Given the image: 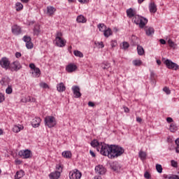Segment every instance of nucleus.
<instances>
[{
	"label": "nucleus",
	"mask_w": 179,
	"mask_h": 179,
	"mask_svg": "<svg viewBox=\"0 0 179 179\" xmlns=\"http://www.w3.org/2000/svg\"><path fill=\"white\" fill-rule=\"evenodd\" d=\"M40 122H41V119L40 117L34 118L31 122L32 127H34V128L40 127Z\"/></svg>",
	"instance_id": "dca6fc26"
},
{
	"label": "nucleus",
	"mask_w": 179,
	"mask_h": 179,
	"mask_svg": "<svg viewBox=\"0 0 179 179\" xmlns=\"http://www.w3.org/2000/svg\"><path fill=\"white\" fill-rule=\"evenodd\" d=\"M20 1L22 3H29V2H30V0H20Z\"/></svg>",
	"instance_id": "338daca9"
},
{
	"label": "nucleus",
	"mask_w": 179,
	"mask_h": 179,
	"mask_svg": "<svg viewBox=\"0 0 179 179\" xmlns=\"http://www.w3.org/2000/svg\"><path fill=\"white\" fill-rule=\"evenodd\" d=\"M167 142L168 143H173L174 142V138H173V136H168L167 138Z\"/></svg>",
	"instance_id": "09e8293b"
},
{
	"label": "nucleus",
	"mask_w": 179,
	"mask_h": 179,
	"mask_svg": "<svg viewBox=\"0 0 179 179\" xmlns=\"http://www.w3.org/2000/svg\"><path fill=\"white\" fill-rule=\"evenodd\" d=\"M95 171L97 174L103 175L106 174V168L103 165H98L95 167Z\"/></svg>",
	"instance_id": "f8f14e48"
},
{
	"label": "nucleus",
	"mask_w": 179,
	"mask_h": 179,
	"mask_svg": "<svg viewBox=\"0 0 179 179\" xmlns=\"http://www.w3.org/2000/svg\"><path fill=\"white\" fill-rule=\"evenodd\" d=\"M166 122H169V124H173L174 122V120H173V118L169 117L166 118Z\"/></svg>",
	"instance_id": "5fc2aeb1"
},
{
	"label": "nucleus",
	"mask_w": 179,
	"mask_h": 179,
	"mask_svg": "<svg viewBox=\"0 0 179 179\" xmlns=\"http://www.w3.org/2000/svg\"><path fill=\"white\" fill-rule=\"evenodd\" d=\"M23 129V127L22 126H14L13 128V132L17 133V132H20V130Z\"/></svg>",
	"instance_id": "c9c22d12"
},
{
	"label": "nucleus",
	"mask_w": 179,
	"mask_h": 179,
	"mask_svg": "<svg viewBox=\"0 0 179 179\" xmlns=\"http://www.w3.org/2000/svg\"><path fill=\"white\" fill-rule=\"evenodd\" d=\"M80 3H89V0H78Z\"/></svg>",
	"instance_id": "bf43d9fd"
},
{
	"label": "nucleus",
	"mask_w": 179,
	"mask_h": 179,
	"mask_svg": "<svg viewBox=\"0 0 179 179\" xmlns=\"http://www.w3.org/2000/svg\"><path fill=\"white\" fill-rule=\"evenodd\" d=\"M50 178L51 179H59V177H61V173L59 172H57V171L55 172L51 173L49 175Z\"/></svg>",
	"instance_id": "412c9836"
},
{
	"label": "nucleus",
	"mask_w": 179,
	"mask_h": 179,
	"mask_svg": "<svg viewBox=\"0 0 179 179\" xmlns=\"http://www.w3.org/2000/svg\"><path fill=\"white\" fill-rule=\"evenodd\" d=\"M145 31L148 36H152L155 33V29L152 27H145Z\"/></svg>",
	"instance_id": "b1692460"
},
{
	"label": "nucleus",
	"mask_w": 179,
	"mask_h": 179,
	"mask_svg": "<svg viewBox=\"0 0 179 179\" xmlns=\"http://www.w3.org/2000/svg\"><path fill=\"white\" fill-rule=\"evenodd\" d=\"M168 179H179L178 176L171 175L167 178Z\"/></svg>",
	"instance_id": "603ef678"
},
{
	"label": "nucleus",
	"mask_w": 179,
	"mask_h": 179,
	"mask_svg": "<svg viewBox=\"0 0 179 179\" xmlns=\"http://www.w3.org/2000/svg\"><path fill=\"white\" fill-rule=\"evenodd\" d=\"M101 68L103 69H108L110 68V63L105 62L101 64Z\"/></svg>",
	"instance_id": "ea45409f"
},
{
	"label": "nucleus",
	"mask_w": 179,
	"mask_h": 179,
	"mask_svg": "<svg viewBox=\"0 0 179 179\" xmlns=\"http://www.w3.org/2000/svg\"><path fill=\"white\" fill-rule=\"evenodd\" d=\"M71 90L76 99H79V97L82 96L79 86L74 85L72 87Z\"/></svg>",
	"instance_id": "9b49d317"
},
{
	"label": "nucleus",
	"mask_w": 179,
	"mask_h": 179,
	"mask_svg": "<svg viewBox=\"0 0 179 179\" xmlns=\"http://www.w3.org/2000/svg\"><path fill=\"white\" fill-rule=\"evenodd\" d=\"M29 68H31V69H33V71H34L37 67H36V65H34V64L31 63L29 64Z\"/></svg>",
	"instance_id": "052dcab7"
},
{
	"label": "nucleus",
	"mask_w": 179,
	"mask_h": 179,
	"mask_svg": "<svg viewBox=\"0 0 179 179\" xmlns=\"http://www.w3.org/2000/svg\"><path fill=\"white\" fill-rule=\"evenodd\" d=\"M111 34H113V31H111V29L110 28L103 31V36L105 37H110Z\"/></svg>",
	"instance_id": "72a5a7b5"
},
{
	"label": "nucleus",
	"mask_w": 179,
	"mask_h": 179,
	"mask_svg": "<svg viewBox=\"0 0 179 179\" xmlns=\"http://www.w3.org/2000/svg\"><path fill=\"white\" fill-rule=\"evenodd\" d=\"M24 176V171H19L15 175V179H21Z\"/></svg>",
	"instance_id": "cd10ccee"
},
{
	"label": "nucleus",
	"mask_w": 179,
	"mask_h": 179,
	"mask_svg": "<svg viewBox=\"0 0 179 179\" xmlns=\"http://www.w3.org/2000/svg\"><path fill=\"white\" fill-rule=\"evenodd\" d=\"M45 125L48 128H53L57 125V120L54 116H47L45 117Z\"/></svg>",
	"instance_id": "20e7f679"
},
{
	"label": "nucleus",
	"mask_w": 179,
	"mask_h": 179,
	"mask_svg": "<svg viewBox=\"0 0 179 179\" xmlns=\"http://www.w3.org/2000/svg\"><path fill=\"white\" fill-rule=\"evenodd\" d=\"M23 41L26 43V47L28 50H31L33 48V43H31V38L28 36H24L22 38Z\"/></svg>",
	"instance_id": "9d476101"
},
{
	"label": "nucleus",
	"mask_w": 179,
	"mask_h": 179,
	"mask_svg": "<svg viewBox=\"0 0 179 179\" xmlns=\"http://www.w3.org/2000/svg\"><path fill=\"white\" fill-rule=\"evenodd\" d=\"M98 29H99V31H105L107 29V27L104 25V23H101L98 24Z\"/></svg>",
	"instance_id": "473e14b6"
},
{
	"label": "nucleus",
	"mask_w": 179,
	"mask_h": 179,
	"mask_svg": "<svg viewBox=\"0 0 179 179\" xmlns=\"http://www.w3.org/2000/svg\"><path fill=\"white\" fill-rule=\"evenodd\" d=\"M12 92H13V90L12 89V85H8L6 90V93L7 94H12Z\"/></svg>",
	"instance_id": "a19ab883"
},
{
	"label": "nucleus",
	"mask_w": 179,
	"mask_h": 179,
	"mask_svg": "<svg viewBox=\"0 0 179 179\" xmlns=\"http://www.w3.org/2000/svg\"><path fill=\"white\" fill-rule=\"evenodd\" d=\"M22 69V64L18 61H15L10 64L9 69L12 72H17L20 69Z\"/></svg>",
	"instance_id": "0eeeda50"
},
{
	"label": "nucleus",
	"mask_w": 179,
	"mask_h": 179,
	"mask_svg": "<svg viewBox=\"0 0 179 179\" xmlns=\"http://www.w3.org/2000/svg\"><path fill=\"white\" fill-rule=\"evenodd\" d=\"M149 10H150V13H156L157 10V8L155 3H153V2L150 3Z\"/></svg>",
	"instance_id": "aec40b11"
},
{
	"label": "nucleus",
	"mask_w": 179,
	"mask_h": 179,
	"mask_svg": "<svg viewBox=\"0 0 179 179\" xmlns=\"http://www.w3.org/2000/svg\"><path fill=\"white\" fill-rule=\"evenodd\" d=\"M111 145H107L104 143H101V145L98 147V152H100L101 155L103 156H108L110 159V155H111Z\"/></svg>",
	"instance_id": "7ed1b4c3"
},
{
	"label": "nucleus",
	"mask_w": 179,
	"mask_h": 179,
	"mask_svg": "<svg viewBox=\"0 0 179 179\" xmlns=\"http://www.w3.org/2000/svg\"><path fill=\"white\" fill-rule=\"evenodd\" d=\"M124 150L122 147L115 145H110V159H115L124 155Z\"/></svg>",
	"instance_id": "f03ea898"
},
{
	"label": "nucleus",
	"mask_w": 179,
	"mask_h": 179,
	"mask_svg": "<svg viewBox=\"0 0 179 179\" xmlns=\"http://www.w3.org/2000/svg\"><path fill=\"white\" fill-rule=\"evenodd\" d=\"M40 87H43V89H48V85L45 83H41Z\"/></svg>",
	"instance_id": "49530a36"
},
{
	"label": "nucleus",
	"mask_w": 179,
	"mask_h": 179,
	"mask_svg": "<svg viewBox=\"0 0 179 179\" xmlns=\"http://www.w3.org/2000/svg\"><path fill=\"white\" fill-rule=\"evenodd\" d=\"M133 64L134 65V66H141L142 65V60L141 59L133 60Z\"/></svg>",
	"instance_id": "f704fd0d"
},
{
	"label": "nucleus",
	"mask_w": 179,
	"mask_h": 179,
	"mask_svg": "<svg viewBox=\"0 0 179 179\" xmlns=\"http://www.w3.org/2000/svg\"><path fill=\"white\" fill-rule=\"evenodd\" d=\"M157 173H163V167L160 164H157Z\"/></svg>",
	"instance_id": "de8ad7c7"
},
{
	"label": "nucleus",
	"mask_w": 179,
	"mask_h": 179,
	"mask_svg": "<svg viewBox=\"0 0 179 179\" xmlns=\"http://www.w3.org/2000/svg\"><path fill=\"white\" fill-rule=\"evenodd\" d=\"M18 155L20 157H22V159H30V157H31V151L29 150H21L19 152Z\"/></svg>",
	"instance_id": "1a4fd4ad"
},
{
	"label": "nucleus",
	"mask_w": 179,
	"mask_h": 179,
	"mask_svg": "<svg viewBox=\"0 0 179 179\" xmlns=\"http://www.w3.org/2000/svg\"><path fill=\"white\" fill-rule=\"evenodd\" d=\"M0 65L1 68H3L4 69H9L10 62H9V59L7 57H2L0 60Z\"/></svg>",
	"instance_id": "6e6552de"
},
{
	"label": "nucleus",
	"mask_w": 179,
	"mask_h": 179,
	"mask_svg": "<svg viewBox=\"0 0 179 179\" xmlns=\"http://www.w3.org/2000/svg\"><path fill=\"white\" fill-rule=\"evenodd\" d=\"M55 41L57 47H65V45H66V41L64 40L62 38L55 39Z\"/></svg>",
	"instance_id": "4468645a"
},
{
	"label": "nucleus",
	"mask_w": 179,
	"mask_h": 179,
	"mask_svg": "<svg viewBox=\"0 0 179 179\" xmlns=\"http://www.w3.org/2000/svg\"><path fill=\"white\" fill-rule=\"evenodd\" d=\"M137 52L138 55H143V54H145V50L143 49V47L138 45L137 46Z\"/></svg>",
	"instance_id": "7c9ffc66"
},
{
	"label": "nucleus",
	"mask_w": 179,
	"mask_h": 179,
	"mask_svg": "<svg viewBox=\"0 0 179 179\" xmlns=\"http://www.w3.org/2000/svg\"><path fill=\"white\" fill-rule=\"evenodd\" d=\"M163 90L166 94H170V93H171V91H170V89L167 87H164Z\"/></svg>",
	"instance_id": "3c124183"
},
{
	"label": "nucleus",
	"mask_w": 179,
	"mask_h": 179,
	"mask_svg": "<svg viewBox=\"0 0 179 179\" xmlns=\"http://www.w3.org/2000/svg\"><path fill=\"white\" fill-rule=\"evenodd\" d=\"M76 69H78V67L73 64H70L66 67V71H67L69 73H72V72H75Z\"/></svg>",
	"instance_id": "2eb2a0df"
},
{
	"label": "nucleus",
	"mask_w": 179,
	"mask_h": 179,
	"mask_svg": "<svg viewBox=\"0 0 179 179\" xmlns=\"http://www.w3.org/2000/svg\"><path fill=\"white\" fill-rule=\"evenodd\" d=\"M15 8H16L17 12L22 10L23 9V4L20 2H17L15 3Z\"/></svg>",
	"instance_id": "2f4dec72"
},
{
	"label": "nucleus",
	"mask_w": 179,
	"mask_h": 179,
	"mask_svg": "<svg viewBox=\"0 0 179 179\" xmlns=\"http://www.w3.org/2000/svg\"><path fill=\"white\" fill-rule=\"evenodd\" d=\"M111 45L113 48L115 47L117 45V41H112Z\"/></svg>",
	"instance_id": "69168bd1"
},
{
	"label": "nucleus",
	"mask_w": 179,
	"mask_h": 179,
	"mask_svg": "<svg viewBox=\"0 0 179 179\" xmlns=\"http://www.w3.org/2000/svg\"><path fill=\"white\" fill-rule=\"evenodd\" d=\"M57 89L58 92H65V90H66V87H65V85H64V83H60L57 84Z\"/></svg>",
	"instance_id": "5701e85b"
},
{
	"label": "nucleus",
	"mask_w": 179,
	"mask_h": 179,
	"mask_svg": "<svg viewBox=\"0 0 179 179\" xmlns=\"http://www.w3.org/2000/svg\"><path fill=\"white\" fill-rule=\"evenodd\" d=\"M171 164L172 167H178V163L174 160L171 161Z\"/></svg>",
	"instance_id": "8fccbe9b"
},
{
	"label": "nucleus",
	"mask_w": 179,
	"mask_h": 179,
	"mask_svg": "<svg viewBox=\"0 0 179 179\" xmlns=\"http://www.w3.org/2000/svg\"><path fill=\"white\" fill-rule=\"evenodd\" d=\"M57 9L53 6L47 7V15H48V16H52V15H54V13H55Z\"/></svg>",
	"instance_id": "6ab92c4d"
},
{
	"label": "nucleus",
	"mask_w": 179,
	"mask_h": 179,
	"mask_svg": "<svg viewBox=\"0 0 179 179\" xmlns=\"http://www.w3.org/2000/svg\"><path fill=\"white\" fill-rule=\"evenodd\" d=\"M15 57H16V58H20L22 57V54L19 52H17L15 53Z\"/></svg>",
	"instance_id": "680f3d73"
},
{
	"label": "nucleus",
	"mask_w": 179,
	"mask_h": 179,
	"mask_svg": "<svg viewBox=\"0 0 179 179\" xmlns=\"http://www.w3.org/2000/svg\"><path fill=\"white\" fill-rule=\"evenodd\" d=\"M56 169L57 171H56L57 173H59L61 174L62 171V166L59 165V164H57L56 166Z\"/></svg>",
	"instance_id": "a18cd8bd"
},
{
	"label": "nucleus",
	"mask_w": 179,
	"mask_h": 179,
	"mask_svg": "<svg viewBox=\"0 0 179 179\" xmlns=\"http://www.w3.org/2000/svg\"><path fill=\"white\" fill-rule=\"evenodd\" d=\"M5 100V96H3V94L0 93V103H2Z\"/></svg>",
	"instance_id": "6e6d98bb"
},
{
	"label": "nucleus",
	"mask_w": 179,
	"mask_h": 179,
	"mask_svg": "<svg viewBox=\"0 0 179 179\" xmlns=\"http://www.w3.org/2000/svg\"><path fill=\"white\" fill-rule=\"evenodd\" d=\"M62 155L63 157H65V159H71V157H72V153L71 151H64Z\"/></svg>",
	"instance_id": "c85d7f7f"
},
{
	"label": "nucleus",
	"mask_w": 179,
	"mask_h": 179,
	"mask_svg": "<svg viewBox=\"0 0 179 179\" xmlns=\"http://www.w3.org/2000/svg\"><path fill=\"white\" fill-rule=\"evenodd\" d=\"M168 44L171 48H176V47H177V45L170 39L168 41Z\"/></svg>",
	"instance_id": "79ce46f5"
},
{
	"label": "nucleus",
	"mask_w": 179,
	"mask_h": 179,
	"mask_svg": "<svg viewBox=\"0 0 179 179\" xmlns=\"http://www.w3.org/2000/svg\"><path fill=\"white\" fill-rule=\"evenodd\" d=\"M82 178V173L78 169H74L69 173L70 179H80Z\"/></svg>",
	"instance_id": "423d86ee"
},
{
	"label": "nucleus",
	"mask_w": 179,
	"mask_h": 179,
	"mask_svg": "<svg viewBox=\"0 0 179 179\" xmlns=\"http://www.w3.org/2000/svg\"><path fill=\"white\" fill-rule=\"evenodd\" d=\"M110 167L114 171H120V170L121 169V165H120V163H118V162H113L110 165Z\"/></svg>",
	"instance_id": "f3484780"
},
{
	"label": "nucleus",
	"mask_w": 179,
	"mask_h": 179,
	"mask_svg": "<svg viewBox=\"0 0 179 179\" xmlns=\"http://www.w3.org/2000/svg\"><path fill=\"white\" fill-rule=\"evenodd\" d=\"M121 47L122 50H127V48H129V43H128V42H123Z\"/></svg>",
	"instance_id": "c03bdc74"
},
{
	"label": "nucleus",
	"mask_w": 179,
	"mask_h": 179,
	"mask_svg": "<svg viewBox=\"0 0 179 179\" xmlns=\"http://www.w3.org/2000/svg\"><path fill=\"white\" fill-rule=\"evenodd\" d=\"M100 145H101V143H99V141H97V140H94L91 142V146H92V148H96L97 150H98V148H99V146H100Z\"/></svg>",
	"instance_id": "c756f323"
},
{
	"label": "nucleus",
	"mask_w": 179,
	"mask_h": 179,
	"mask_svg": "<svg viewBox=\"0 0 179 179\" xmlns=\"http://www.w3.org/2000/svg\"><path fill=\"white\" fill-rule=\"evenodd\" d=\"M11 30H12V33L14 34L15 36H19V34L22 33V29L20 27L17 26V24H14L12 27Z\"/></svg>",
	"instance_id": "ddd939ff"
},
{
	"label": "nucleus",
	"mask_w": 179,
	"mask_h": 179,
	"mask_svg": "<svg viewBox=\"0 0 179 179\" xmlns=\"http://www.w3.org/2000/svg\"><path fill=\"white\" fill-rule=\"evenodd\" d=\"M127 16L129 19H132L133 23H148V18L136 15V10L130 8L126 10Z\"/></svg>",
	"instance_id": "f257e3e1"
},
{
	"label": "nucleus",
	"mask_w": 179,
	"mask_h": 179,
	"mask_svg": "<svg viewBox=\"0 0 179 179\" xmlns=\"http://www.w3.org/2000/svg\"><path fill=\"white\" fill-rule=\"evenodd\" d=\"M33 78H40V75H41V71H40V69L36 68L31 71Z\"/></svg>",
	"instance_id": "a211bd4d"
},
{
	"label": "nucleus",
	"mask_w": 179,
	"mask_h": 179,
	"mask_svg": "<svg viewBox=\"0 0 179 179\" xmlns=\"http://www.w3.org/2000/svg\"><path fill=\"white\" fill-rule=\"evenodd\" d=\"M41 32V28L40 27L38 24H36L34 28V36H38Z\"/></svg>",
	"instance_id": "4be33fe9"
},
{
	"label": "nucleus",
	"mask_w": 179,
	"mask_h": 179,
	"mask_svg": "<svg viewBox=\"0 0 179 179\" xmlns=\"http://www.w3.org/2000/svg\"><path fill=\"white\" fill-rule=\"evenodd\" d=\"M73 54L76 57H79L80 58H83V53L79 50H74Z\"/></svg>",
	"instance_id": "e433bc0d"
},
{
	"label": "nucleus",
	"mask_w": 179,
	"mask_h": 179,
	"mask_svg": "<svg viewBox=\"0 0 179 179\" xmlns=\"http://www.w3.org/2000/svg\"><path fill=\"white\" fill-rule=\"evenodd\" d=\"M150 79L154 86H156V81L155 80V73H153V71H151L150 73Z\"/></svg>",
	"instance_id": "58836bf2"
},
{
	"label": "nucleus",
	"mask_w": 179,
	"mask_h": 179,
	"mask_svg": "<svg viewBox=\"0 0 179 179\" xmlns=\"http://www.w3.org/2000/svg\"><path fill=\"white\" fill-rule=\"evenodd\" d=\"M159 43H161L162 44L164 45V44H166V40H164V39H160V40H159Z\"/></svg>",
	"instance_id": "774afa93"
},
{
	"label": "nucleus",
	"mask_w": 179,
	"mask_h": 179,
	"mask_svg": "<svg viewBox=\"0 0 179 179\" xmlns=\"http://www.w3.org/2000/svg\"><path fill=\"white\" fill-rule=\"evenodd\" d=\"M139 157L141 159V160H145L146 159V152L143 151H140L139 153Z\"/></svg>",
	"instance_id": "4c0bfd02"
},
{
	"label": "nucleus",
	"mask_w": 179,
	"mask_h": 179,
	"mask_svg": "<svg viewBox=\"0 0 179 179\" xmlns=\"http://www.w3.org/2000/svg\"><path fill=\"white\" fill-rule=\"evenodd\" d=\"M30 96H25L21 99L22 103H30Z\"/></svg>",
	"instance_id": "37998d69"
},
{
	"label": "nucleus",
	"mask_w": 179,
	"mask_h": 179,
	"mask_svg": "<svg viewBox=\"0 0 179 179\" xmlns=\"http://www.w3.org/2000/svg\"><path fill=\"white\" fill-rule=\"evenodd\" d=\"M144 177H145V178H147V179L150 178V173H149V172L146 171L144 173Z\"/></svg>",
	"instance_id": "4d7b16f0"
},
{
	"label": "nucleus",
	"mask_w": 179,
	"mask_h": 179,
	"mask_svg": "<svg viewBox=\"0 0 179 179\" xmlns=\"http://www.w3.org/2000/svg\"><path fill=\"white\" fill-rule=\"evenodd\" d=\"M90 154L91 155V156H92V157H96V154L92 150L90 151Z\"/></svg>",
	"instance_id": "0e129e2a"
},
{
	"label": "nucleus",
	"mask_w": 179,
	"mask_h": 179,
	"mask_svg": "<svg viewBox=\"0 0 179 179\" xmlns=\"http://www.w3.org/2000/svg\"><path fill=\"white\" fill-rule=\"evenodd\" d=\"M136 24H138L139 27L141 29H143V27H145L146 26V23H136Z\"/></svg>",
	"instance_id": "13d9d810"
},
{
	"label": "nucleus",
	"mask_w": 179,
	"mask_h": 179,
	"mask_svg": "<svg viewBox=\"0 0 179 179\" xmlns=\"http://www.w3.org/2000/svg\"><path fill=\"white\" fill-rule=\"evenodd\" d=\"M76 21L78 22V23H86V22H87V20L86 19V17H85V16L80 15L77 17Z\"/></svg>",
	"instance_id": "393cba45"
},
{
	"label": "nucleus",
	"mask_w": 179,
	"mask_h": 179,
	"mask_svg": "<svg viewBox=\"0 0 179 179\" xmlns=\"http://www.w3.org/2000/svg\"><path fill=\"white\" fill-rule=\"evenodd\" d=\"M178 130V127L176 123H171L169 126V131L170 132H176Z\"/></svg>",
	"instance_id": "a878e982"
},
{
	"label": "nucleus",
	"mask_w": 179,
	"mask_h": 179,
	"mask_svg": "<svg viewBox=\"0 0 179 179\" xmlns=\"http://www.w3.org/2000/svg\"><path fill=\"white\" fill-rule=\"evenodd\" d=\"M164 64L168 69H172V71H178L179 66L176 63L173 62L170 59L164 61Z\"/></svg>",
	"instance_id": "39448f33"
},
{
	"label": "nucleus",
	"mask_w": 179,
	"mask_h": 179,
	"mask_svg": "<svg viewBox=\"0 0 179 179\" xmlns=\"http://www.w3.org/2000/svg\"><path fill=\"white\" fill-rule=\"evenodd\" d=\"M88 106L90 107H94V103L92 102V101H89L88 102Z\"/></svg>",
	"instance_id": "e2e57ef3"
},
{
	"label": "nucleus",
	"mask_w": 179,
	"mask_h": 179,
	"mask_svg": "<svg viewBox=\"0 0 179 179\" xmlns=\"http://www.w3.org/2000/svg\"><path fill=\"white\" fill-rule=\"evenodd\" d=\"M62 33L60 31H57L56 34V38L55 39L62 38Z\"/></svg>",
	"instance_id": "864d4df0"
},
{
	"label": "nucleus",
	"mask_w": 179,
	"mask_h": 179,
	"mask_svg": "<svg viewBox=\"0 0 179 179\" xmlns=\"http://www.w3.org/2000/svg\"><path fill=\"white\" fill-rule=\"evenodd\" d=\"M1 85L2 86H7V85H9L10 83V78H3L0 82Z\"/></svg>",
	"instance_id": "bb28decb"
}]
</instances>
